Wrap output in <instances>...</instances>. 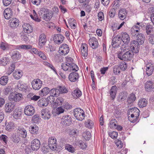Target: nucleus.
Masks as SVG:
<instances>
[{
    "label": "nucleus",
    "mask_w": 154,
    "mask_h": 154,
    "mask_svg": "<svg viewBox=\"0 0 154 154\" xmlns=\"http://www.w3.org/2000/svg\"><path fill=\"white\" fill-rule=\"evenodd\" d=\"M21 56L20 53L17 51H13L11 54V57L14 61H17L20 59Z\"/></svg>",
    "instance_id": "393cba45"
},
{
    "label": "nucleus",
    "mask_w": 154,
    "mask_h": 154,
    "mask_svg": "<svg viewBox=\"0 0 154 154\" xmlns=\"http://www.w3.org/2000/svg\"><path fill=\"white\" fill-rule=\"evenodd\" d=\"M127 12L125 8H122L119 11L118 16L119 18L122 20H124L126 17Z\"/></svg>",
    "instance_id": "5701e85b"
},
{
    "label": "nucleus",
    "mask_w": 154,
    "mask_h": 154,
    "mask_svg": "<svg viewBox=\"0 0 154 154\" xmlns=\"http://www.w3.org/2000/svg\"><path fill=\"white\" fill-rule=\"evenodd\" d=\"M65 149L68 151L71 152H74V148L73 146L69 144H66L65 145Z\"/></svg>",
    "instance_id": "13d9d810"
},
{
    "label": "nucleus",
    "mask_w": 154,
    "mask_h": 154,
    "mask_svg": "<svg viewBox=\"0 0 154 154\" xmlns=\"http://www.w3.org/2000/svg\"><path fill=\"white\" fill-rule=\"evenodd\" d=\"M40 119L38 115L35 114L32 117V121L35 123H38L40 121Z\"/></svg>",
    "instance_id": "864d4df0"
},
{
    "label": "nucleus",
    "mask_w": 154,
    "mask_h": 154,
    "mask_svg": "<svg viewBox=\"0 0 154 154\" xmlns=\"http://www.w3.org/2000/svg\"><path fill=\"white\" fill-rule=\"evenodd\" d=\"M74 115L76 119L82 121L85 118V114L83 110L79 108H75L74 110Z\"/></svg>",
    "instance_id": "f03ea898"
},
{
    "label": "nucleus",
    "mask_w": 154,
    "mask_h": 154,
    "mask_svg": "<svg viewBox=\"0 0 154 154\" xmlns=\"http://www.w3.org/2000/svg\"><path fill=\"white\" fill-rule=\"evenodd\" d=\"M15 105L11 102L6 103L5 106V109L6 112H11L14 109Z\"/></svg>",
    "instance_id": "4be33fe9"
},
{
    "label": "nucleus",
    "mask_w": 154,
    "mask_h": 154,
    "mask_svg": "<svg viewBox=\"0 0 154 154\" xmlns=\"http://www.w3.org/2000/svg\"><path fill=\"white\" fill-rule=\"evenodd\" d=\"M43 64L46 66L51 69L56 74H57V72L56 69L51 63H49L46 61H44L43 62Z\"/></svg>",
    "instance_id": "de8ad7c7"
},
{
    "label": "nucleus",
    "mask_w": 154,
    "mask_h": 154,
    "mask_svg": "<svg viewBox=\"0 0 154 154\" xmlns=\"http://www.w3.org/2000/svg\"><path fill=\"white\" fill-rule=\"evenodd\" d=\"M32 46L30 45H20L17 46L16 49L18 50H27L32 48Z\"/></svg>",
    "instance_id": "a19ab883"
},
{
    "label": "nucleus",
    "mask_w": 154,
    "mask_h": 154,
    "mask_svg": "<svg viewBox=\"0 0 154 154\" xmlns=\"http://www.w3.org/2000/svg\"><path fill=\"white\" fill-rule=\"evenodd\" d=\"M117 121L114 119H112L109 122V127L111 128H114L116 127Z\"/></svg>",
    "instance_id": "4d7b16f0"
},
{
    "label": "nucleus",
    "mask_w": 154,
    "mask_h": 154,
    "mask_svg": "<svg viewBox=\"0 0 154 154\" xmlns=\"http://www.w3.org/2000/svg\"><path fill=\"white\" fill-rule=\"evenodd\" d=\"M136 99V97L135 95L133 94H131L128 97V98L127 102L128 103L131 104L134 102Z\"/></svg>",
    "instance_id": "3c124183"
},
{
    "label": "nucleus",
    "mask_w": 154,
    "mask_h": 154,
    "mask_svg": "<svg viewBox=\"0 0 154 154\" xmlns=\"http://www.w3.org/2000/svg\"><path fill=\"white\" fill-rule=\"evenodd\" d=\"M22 114V112L20 109H15L14 111L13 116L16 119H20L21 116Z\"/></svg>",
    "instance_id": "4c0bfd02"
},
{
    "label": "nucleus",
    "mask_w": 154,
    "mask_h": 154,
    "mask_svg": "<svg viewBox=\"0 0 154 154\" xmlns=\"http://www.w3.org/2000/svg\"><path fill=\"white\" fill-rule=\"evenodd\" d=\"M83 136L85 139L88 140L91 137V134L89 131H85L83 133Z\"/></svg>",
    "instance_id": "69168bd1"
},
{
    "label": "nucleus",
    "mask_w": 154,
    "mask_h": 154,
    "mask_svg": "<svg viewBox=\"0 0 154 154\" xmlns=\"http://www.w3.org/2000/svg\"><path fill=\"white\" fill-rule=\"evenodd\" d=\"M17 87L19 90L22 91H26L28 88V86L26 84H23L20 82L17 83Z\"/></svg>",
    "instance_id": "c9c22d12"
},
{
    "label": "nucleus",
    "mask_w": 154,
    "mask_h": 154,
    "mask_svg": "<svg viewBox=\"0 0 154 154\" xmlns=\"http://www.w3.org/2000/svg\"><path fill=\"white\" fill-rule=\"evenodd\" d=\"M88 43L90 46L93 49H96L98 47V41L95 37L91 38L88 41Z\"/></svg>",
    "instance_id": "dca6fc26"
},
{
    "label": "nucleus",
    "mask_w": 154,
    "mask_h": 154,
    "mask_svg": "<svg viewBox=\"0 0 154 154\" xmlns=\"http://www.w3.org/2000/svg\"><path fill=\"white\" fill-rule=\"evenodd\" d=\"M17 132L23 138H25L27 136V132L24 128L22 127H18Z\"/></svg>",
    "instance_id": "c756f323"
},
{
    "label": "nucleus",
    "mask_w": 154,
    "mask_h": 154,
    "mask_svg": "<svg viewBox=\"0 0 154 154\" xmlns=\"http://www.w3.org/2000/svg\"><path fill=\"white\" fill-rule=\"evenodd\" d=\"M137 42L135 41H132L131 42L130 46V51L131 53L137 54L139 52L140 50V45L138 44Z\"/></svg>",
    "instance_id": "0eeeda50"
},
{
    "label": "nucleus",
    "mask_w": 154,
    "mask_h": 154,
    "mask_svg": "<svg viewBox=\"0 0 154 154\" xmlns=\"http://www.w3.org/2000/svg\"><path fill=\"white\" fill-rule=\"evenodd\" d=\"M15 68V65L14 63H13L11 64L10 66L9 67L8 71H7V73L8 74V75H10V74H11L14 70Z\"/></svg>",
    "instance_id": "052dcab7"
},
{
    "label": "nucleus",
    "mask_w": 154,
    "mask_h": 154,
    "mask_svg": "<svg viewBox=\"0 0 154 154\" xmlns=\"http://www.w3.org/2000/svg\"><path fill=\"white\" fill-rule=\"evenodd\" d=\"M145 88L147 92H151L153 91L154 86L152 81H147L145 84Z\"/></svg>",
    "instance_id": "a878e982"
},
{
    "label": "nucleus",
    "mask_w": 154,
    "mask_h": 154,
    "mask_svg": "<svg viewBox=\"0 0 154 154\" xmlns=\"http://www.w3.org/2000/svg\"><path fill=\"white\" fill-rule=\"evenodd\" d=\"M47 41L46 36L45 34H42L39 36L38 45L40 48H42L45 46Z\"/></svg>",
    "instance_id": "a211bd4d"
},
{
    "label": "nucleus",
    "mask_w": 154,
    "mask_h": 154,
    "mask_svg": "<svg viewBox=\"0 0 154 154\" xmlns=\"http://www.w3.org/2000/svg\"><path fill=\"white\" fill-rule=\"evenodd\" d=\"M119 67L122 71H125L127 68V64L125 62H122L120 63Z\"/></svg>",
    "instance_id": "6e6d98bb"
},
{
    "label": "nucleus",
    "mask_w": 154,
    "mask_h": 154,
    "mask_svg": "<svg viewBox=\"0 0 154 154\" xmlns=\"http://www.w3.org/2000/svg\"><path fill=\"white\" fill-rule=\"evenodd\" d=\"M128 115L131 116L130 118L131 119V120H132V117L136 116L137 118L139 116L140 110L137 108L130 109L128 111Z\"/></svg>",
    "instance_id": "9b49d317"
},
{
    "label": "nucleus",
    "mask_w": 154,
    "mask_h": 154,
    "mask_svg": "<svg viewBox=\"0 0 154 154\" xmlns=\"http://www.w3.org/2000/svg\"><path fill=\"white\" fill-rule=\"evenodd\" d=\"M40 12L43 14V18L46 21L50 20L53 14L50 12L49 10L45 8H42Z\"/></svg>",
    "instance_id": "20e7f679"
},
{
    "label": "nucleus",
    "mask_w": 154,
    "mask_h": 154,
    "mask_svg": "<svg viewBox=\"0 0 154 154\" xmlns=\"http://www.w3.org/2000/svg\"><path fill=\"white\" fill-rule=\"evenodd\" d=\"M71 95L74 98H77L81 96L82 92L78 88H76L72 92Z\"/></svg>",
    "instance_id": "473e14b6"
},
{
    "label": "nucleus",
    "mask_w": 154,
    "mask_h": 154,
    "mask_svg": "<svg viewBox=\"0 0 154 154\" xmlns=\"http://www.w3.org/2000/svg\"><path fill=\"white\" fill-rule=\"evenodd\" d=\"M63 102V99L61 97H59L54 101V103H52V106L54 108H56L58 106L62 105Z\"/></svg>",
    "instance_id": "c85d7f7f"
},
{
    "label": "nucleus",
    "mask_w": 154,
    "mask_h": 154,
    "mask_svg": "<svg viewBox=\"0 0 154 154\" xmlns=\"http://www.w3.org/2000/svg\"><path fill=\"white\" fill-rule=\"evenodd\" d=\"M48 144L49 147L51 150H56L57 148V143L56 138L52 137H50L48 140Z\"/></svg>",
    "instance_id": "39448f33"
},
{
    "label": "nucleus",
    "mask_w": 154,
    "mask_h": 154,
    "mask_svg": "<svg viewBox=\"0 0 154 154\" xmlns=\"http://www.w3.org/2000/svg\"><path fill=\"white\" fill-rule=\"evenodd\" d=\"M15 127L14 124L13 122H10L8 125H6V129L7 130L10 131H11Z\"/></svg>",
    "instance_id": "09e8293b"
},
{
    "label": "nucleus",
    "mask_w": 154,
    "mask_h": 154,
    "mask_svg": "<svg viewBox=\"0 0 154 154\" xmlns=\"http://www.w3.org/2000/svg\"><path fill=\"white\" fill-rule=\"evenodd\" d=\"M40 141L37 139H34L32 142L31 147L33 150H37L39 149L40 146Z\"/></svg>",
    "instance_id": "2eb2a0df"
},
{
    "label": "nucleus",
    "mask_w": 154,
    "mask_h": 154,
    "mask_svg": "<svg viewBox=\"0 0 154 154\" xmlns=\"http://www.w3.org/2000/svg\"><path fill=\"white\" fill-rule=\"evenodd\" d=\"M8 77L6 76H2L0 79V84L3 85H6L8 83Z\"/></svg>",
    "instance_id": "a18cd8bd"
},
{
    "label": "nucleus",
    "mask_w": 154,
    "mask_h": 154,
    "mask_svg": "<svg viewBox=\"0 0 154 154\" xmlns=\"http://www.w3.org/2000/svg\"><path fill=\"white\" fill-rule=\"evenodd\" d=\"M121 41L125 44L127 45L130 42V37L129 35L126 32L122 33V34Z\"/></svg>",
    "instance_id": "bb28decb"
},
{
    "label": "nucleus",
    "mask_w": 154,
    "mask_h": 154,
    "mask_svg": "<svg viewBox=\"0 0 154 154\" xmlns=\"http://www.w3.org/2000/svg\"><path fill=\"white\" fill-rule=\"evenodd\" d=\"M60 94H66L68 92V89L64 86H59L58 87Z\"/></svg>",
    "instance_id": "603ef678"
},
{
    "label": "nucleus",
    "mask_w": 154,
    "mask_h": 154,
    "mask_svg": "<svg viewBox=\"0 0 154 154\" xmlns=\"http://www.w3.org/2000/svg\"><path fill=\"white\" fill-rule=\"evenodd\" d=\"M39 106L41 107L46 106L48 105V102L47 101L46 99L42 98L39 100L38 102Z\"/></svg>",
    "instance_id": "c03bdc74"
},
{
    "label": "nucleus",
    "mask_w": 154,
    "mask_h": 154,
    "mask_svg": "<svg viewBox=\"0 0 154 154\" xmlns=\"http://www.w3.org/2000/svg\"><path fill=\"white\" fill-rule=\"evenodd\" d=\"M13 12L12 10L10 8H6L4 11V16L5 19H9L12 17Z\"/></svg>",
    "instance_id": "412c9836"
},
{
    "label": "nucleus",
    "mask_w": 154,
    "mask_h": 154,
    "mask_svg": "<svg viewBox=\"0 0 154 154\" xmlns=\"http://www.w3.org/2000/svg\"><path fill=\"white\" fill-rule=\"evenodd\" d=\"M8 62V58L5 57H2L0 59V64L2 66H6Z\"/></svg>",
    "instance_id": "8fccbe9b"
},
{
    "label": "nucleus",
    "mask_w": 154,
    "mask_h": 154,
    "mask_svg": "<svg viewBox=\"0 0 154 154\" xmlns=\"http://www.w3.org/2000/svg\"><path fill=\"white\" fill-rule=\"evenodd\" d=\"M12 141L14 143L17 144L21 143V139L20 136L16 134H12L11 137Z\"/></svg>",
    "instance_id": "7c9ffc66"
},
{
    "label": "nucleus",
    "mask_w": 154,
    "mask_h": 154,
    "mask_svg": "<svg viewBox=\"0 0 154 154\" xmlns=\"http://www.w3.org/2000/svg\"><path fill=\"white\" fill-rule=\"evenodd\" d=\"M117 87L116 85L112 86L110 90L109 93L112 99H114L117 93Z\"/></svg>",
    "instance_id": "58836bf2"
},
{
    "label": "nucleus",
    "mask_w": 154,
    "mask_h": 154,
    "mask_svg": "<svg viewBox=\"0 0 154 154\" xmlns=\"http://www.w3.org/2000/svg\"><path fill=\"white\" fill-rule=\"evenodd\" d=\"M41 114L43 119L47 120L51 118V111L47 108L43 109L41 111Z\"/></svg>",
    "instance_id": "9d476101"
},
{
    "label": "nucleus",
    "mask_w": 154,
    "mask_h": 154,
    "mask_svg": "<svg viewBox=\"0 0 154 154\" xmlns=\"http://www.w3.org/2000/svg\"><path fill=\"white\" fill-rule=\"evenodd\" d=\"M128 119L129 120V121L131 122L132 123H137L138 122L139 120V117H137L134 116L133 117H132V120H131V119L130 118L131 117V116H128Z\"/></svg>",
    "instance_id": "e2e57ef3"
},
{
    "label": "nucleus",
    "mask_w": 154,
    "mask_h": 154,
    "mask_svg": "<svg viewBox=\"0 0 154 154\" xmlns=\"http://www.w3.org/2000/svg\"><path fill=\"white\" fill-rule=\"evenodd\" d=\"M149 42L151 44H154V34H151L148 36Z\"/></svg>",
    "instance_id": "774afa93"
},
{
    "label": "nucleus",
    "mask_w": 154,
    "mask_h": 154,
    "mask_svg": "<svg viewBox=\"0 0 154 154\" xmlns=\"http://www.w3.org/2000/svg\"><path fill=\"white\" fill-rule=\"evenodd\" d=\"M64 38V37L61 35L56 34L54 35L53 41L55 43L60 44L63 42Z\"/></svg>",
    "instance_id": "f3484780"
},
{
    "label": "nucleus",
    "mask_w": 154,
    "mask_h": 154,
    "mask_svg": "<svg viewBox=\"0 0 154 154\" xmlns=\"http://www.w3.org/2000/svg\"><path fill=\"white\" fill-rule=\"evenodd\" d=\"M153 26L149 24H147L145 27L146 32L147 35H150L153 31Z\"/></svg>",
    "instance_id": "e433bc0d"
},
{
    "label": "nucleus",
    "mask_w": 154,
    "mask_h": 154,
    "mask_svg": "<svg viewBox=\"0 0 154 154\" xmlns=\"http://www.w3.org/2000/svg\"><path fill=\"white\" fill-rule=\"evenodd\" d=\"M85 124L86 127L90 129L94 125L93 121L90 119L86 121Z\"/></svg>",
    "instance_id": "5fc2aeb1"
},
{
    "label": "nucleus",
    "mask_w": 154,
    "mask_h": 154,
    "mask_svg": "<svg viewBox=\"0 0 154 154\" xmlns=\"http://www.w3.org/2000/svg\"><path fill=\"white\" fill-rule=\"evenodd\" d=\"M59 51L61 54L65 55L69 52V49L68 45L66 44H63L61 45L59 48Z\"/></svg>",
    "instance_id": "ddd939ff"
},
{
    "label": "nucleus",
    "mask_w": 154,
    "mask_h": 154,
    "mask_svg": "<svg viewBox=\"0 0 154 154\" xmlns=\"http://www.w3.org/2000/svg\"><path fill=\"white\" fill-rule=\"evenodd\" d=\"M23 74V72L22 71H19L18 70L15 71L13 73L14 77L16 79H20L22 76Z\"/></svg>",
    "instance_id": "49530a36"
},
{
    "label": "nucleus",
    "mask_w": 154,
    "mask_h": 154,
    "mask_svg": "<svg viewBox=\"0 0 154 154\" xmlns=\"http://www.w3.org/2000/svg\"><path fill=\"white\" fill-rule=\"evenodd\" d=\"M72 122V118L69 115H64L61 118V123L64 125L69 126L71 125Z\"/></svg>",
    "instance_id": "6e6552de"
},
{
    "label": "nucleus",
    "mask_w": 154,
    "mask_h": 154,
    "mask_svg": "<svg viewBox=\"0 0 154 154\" xmlns=\"http://www.w3.org/2000/svg\"><path fill=\"white\" fill-rule=\"evenodd\" d=\"M122 39L119 36L117 35L114 37L112 42V45L114 48H117L121 44L122 42Z\"/></svg>",
    "instance_id": "f8f14e48"
},
{
    "label": "nucleus",
    "mask_w": 154,
    "mask_h": 154,
    "mask_svg": "<svg viewBox=\"0 0 154 154\" xmlns=\"http://www.w3.org/2000/svg\"><path fill=\"white\" fill-rule=\"evenodd\" d=\"M50 89L47 87L43 88L39 92V94L41 96H44L47 95L49 92L50 93Z\"/></svg>",
    "instance_id": "ea45409f"
},
{
    "label": "nucleus",
    "mask_w": 154,
    "mask_h": 154,
    "mask_svg": "<svg viewBox=\"0 0 154 154\" xmlns=\"http://www.w3.org/2000/svg\"><path fill=\"white\" fill-rule=\"evenodd\" d=\"M42 82L39 79H34L32 82V85L33 88L35 90H39L42 86Z\"/></svg>",
    "instance_id": "1a4fd4ad"
},
{
    "label": "nucleus",
    "mask_w": 154,
    "mask_h": 154,
    "mask_svg": "<svg viewBox=\"0 0 154 154\" xmlns=\"http://www.w3.org/2000/svg\"><path fill=\"white\" fill-rule=\"evenodd\" d=\"M38 127L36 125L30 126L29 128V131L32 134H35L38 133Z\"/></svg>",
    "instance_id": "2f4dec72"
},
{
    "label": "nucleus",
    "mask_w": 154,
    "mask_h": 154,
    "mask_svg": "<svg viewBox=\"0 0 154 154\" xmlns=\"http://www.w3.org/2000/svg\"><path fill=\"white\" fill-rule=\"evenodd\" d=\"M65 111L64 109L62 106H60L56 108L55 111V113L59 115L61 113L64 112Z\"/></svg>",
    "instance_id": "680f3d73"
},
{
    "label": "nucleus",
    "mask_w": 154,
    "mask_h": 154,
    "mask_svg": "<svg viewBox=\"0 0 154 154\" xmlns=\"http://www.w3.org/2000/svg\"><path fill=\"white\" fill-rule=\"evenodd\" d=\"M61 67L64 70L69 72L71 71L76 72L79 69V68H74V67H73V66H72L70 65H69L68 64L66 63H62Z\"/></svg>",
    "instance_id": "4468645a"
},
{
    "label": "nucleus",
    "mask_w": 154,
    "mask_h": 154,
    "mask_svg": "<svg viewBox=\"0 0 154 154\" xmlns=\"http://www.w3.org/2000/svg\"><path fill=\"white\" fill-rule=\"evenodd\" d=\"M79 77L78 73L74 71L70 73L69 75L68 79L71 82H75L77 81Z\"/></svg>",
    "instance_id": "6ab92c4d"
},
{
    "label": "nucleus",
    "mask_w": 154,
    "mask_h": 154,
    "mask_svg": "<svg viewBox=\"0 0 154 154\" xmlns=\"http://www.w3.org/2000/svg\"><path fill=\"white\" fill-rule=\"evenodd\" d=\"M147 100L144 98L141 99L138 102V105L141 108L145 107L147 104Z\"/></svg>",
    "instance_id": "37998d69"
},
{
    "label": "nucleus",
    "mask_w": 154,
    "mask_h": 154,
    "mask_svg": "<svg viewBox=\"0 0 154 154\" xmlns=\"http://www.w3.org/2000/svg\"><path fill=\"white\" fill-rule=\"evenodd\" d=\"M10 26L12 28L16 29L19 25V20L16 18H13L10 23Z\"/></svg>",
    "instance_id": "cd10ccee"
},
{
    "label": "nucleus",
    "mask_w": 154,
    "mask_h": 154,
    "mask_svg": "<svg viewBox=\"0 0 154 154\" xmlns=\"http://www.w3.org/2000/svg\"><path fill=\"white\" fill-rule=\"evenodd\" d=\"M47 101L48 102V104L50 103L52 104L54 102L55 99L53 95H50L48 96L46 99Z\"/></svg>",
    "instance_id": "0e129e2a"
},
{
    "label": "nucleus",
    "mask_w": 154,
    "mask_h": 154,
    "mask_svg": "<svg viewBox=\"0 0 154 154\" xmlns=\"http://www.w3.org/2000/svg\"><path fill=\"white\" fill-rule=\"evenodd\" d=\"M24 112L25 114L27 116H32L35 112V108L32 105H27L24 108Z\"/></svg>",
    "instance_id": "423d86ee"
},
{
    "label": "nucleus",
    "mask_w": 154,
    "mask_h": 154,
    "mask_svg": "<svg viewBox=\"0 0 154 154\" xmlns=\"http://www.w3.org/2000/svg\"><path fill=\"white\" fill-rule=\"evenodd\" d=\"M73 59L70 57H67L66 58V63L68 64L69 65H70L74 68H79L77 65L73 63Z\"/></svg>",
    "instance_id": "72a5a7b5"
},
{
    "label": "nucleus",
    "mask_w": 154,
    "mask_h": 154,
    "mask_svg": "<svg viewBox=\"0 0 154 154\" xmlns=\"http://www.w3.org/2000/svg\"><path fill=\"white\" fill-rule=\"evenodd\" d=\"M22 27L24 32L25 33L29 34L33 31V28L32 26L29 23L24 24L22 26Z\"/></svg>",
    "instance_id": "aec40b11"
},
{
    "label": "nucleus",
    "mask_w": 154,
    "mask_h": 154,
    "mask_svg": "<svg viewBox=\"0 0 154 154\" xmlns=\"http://www.w3.org/2000/svg\"><path fill=\"white\" fill-rule=\"evenodd\" d=\"M8 45L6 43L1 42L0 43V48L3 50H5L8 48Z\"/></svg>",
    "instance_id": "338daca9"
},
{
    "label": "nucleus",
    "mask_w": 154,
    "mask_h": 154,
    "mask_svg": "<svg viewBox=\"0 0 154 154\" xmlns=\"http://www.w3.org/2000/svg\"><path fill=\"white\" fill-rule=\"evenodd\" d=\"M127 93L126 91H122L120 93L117 97L118 100L119 102H122L125 100L127 96Z\"/></svg>",
    "instance_id": "f704fd0d"
},
{
    "label": "nucleus",
    "mask_w": 154,
    "mask_h": 154,
    "mask_svg": "<svg viewBox=\"0 0 154 154\" xmlns=\"http://www.w3.org/2000/svg\"><path fill=\"white\" fill-rule=\"evenodd\" d=\"M9 100L11 101H19L23 99L22 94L17 92L11 93L9 96Z\"/></svg>",
    "instance_id": "7ed1b4c3"
},
{
    "label": "nucleus",
    "mask_w": 154,
    "mask_h": 154,
    "mask_svg": "<svg viewBox=\"0 0 154 154\" xmlns=\"http://www.w3.org/2000/svg\"><path fill=\"white\" fill-rule=\"evenodd\" d=\"M153 67L152 66H147L146 69V74L148 76L150 75L153 72Z\"/></svg>",
    "instance_id": "bf43d9fd"
},
{
    "label": "nucleus",
    "mask_w": 154,
    "mask_h": 154,
    "mask_svg": "<svg viewBox=\"0 0 154 154\" xmlns=\"http://www.w3.org/2000/svg\"><path fill=\"white\" fill-rule=\"evenodd\" d=\"M50 94L51 95H53L54 97H57L59 96L60 92L59 89L57 88H53L50 90Z\"/></svg>",
    "instance_id": "79ce46f5"
},
{
    "label": "nucleus",
    "mask_w": 154,
    "mask_h": 154,
    "mask_svg": "<svg viewBox=\"0 0 154 154\" xmlns=\"http://www.w3.org/2000/svg\"><path fill=\"white\" fill-rule=\"evenodd\" d=\"M121 53H120L119 54H117V56L118 58L122 60L129 61L131 60L134 56V54L131 53V51L130 50L122 54Z\"/></svg>",
    "instance_id": "f257e3e1"
},
{
    "label": "nucleus",
    "mask_w": 154,
    "mask_h": 154,
    "mask_svg": "<svg viewBox=\"0 0 154 154\" xmlns=\"http://www.w3.org/2000/svg\"><path fill=\"white\" fill-rule=\"evenodd\" d=\"M137 40H133L137 42V43L139 45H142L144 42L145 40V36L142 33H140L136 36Z\"/></svg>",
    "instance_id": "b1692460"
}]
</instances>
